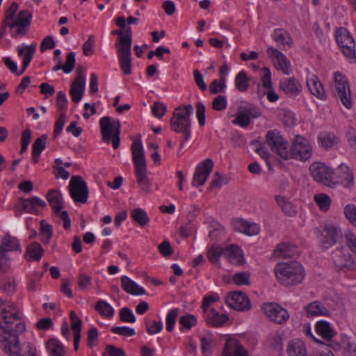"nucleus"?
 Wrapping results in <instances>:
<instances>
[{
    "instance_id": "f257e3e1",
    "label": "nucleus",
    "mask_w": 356,
    "mask_h": 356,
    "mask_svg": "<svg viewBox=\"0 0 356 356\" xmlns=\"http://www.w3.org/2000/svg\"><path fill=\"white\" fill-rule=\"evenodd\" d=\"M0 327L4 332L0 337V348L10 356H21L19 334L26 328L13 306H0Z\"/></svg>"
},
{
    "instance_id": "f03ea898",
    "label": "nucleus",
    "mask_w": 356,
    "mask_h": 356,
    "mask_svg": "<svg viewBox=\"0 0 356 356\" xmlns=\"http://www.w3.org/2000/svg\"><path fill=\"white\" fill-rule=\"evenodd\" d=\"M274 272L278 282L286 286L300 284L305 277L302 266L296 261L278 263Z\"/></svg>"
},
{
    "instance_id": "7ed1b4c3",
    "label": "nucleus",
    "mask_w": 356,
    "mask_h": 356,
    "mask_svg": "<svg viewBox=\"0 0 356 356\" xmlns=\"http://www.w3.org/2000/svg\"><path fill=\"white\" fill-rule=\"evenodd\" d=\"M193 108L191 104L181 105L177 106L170 119V129L176 132L183 134V140L180 145L182 147L184 143L188 140L191 136V119Z\"/></svg>"
},
{
    "instance_id": "20e7f679",
    "label": "nucleus",
    "mask_w": 356,
    "mask_h": 356,
    "mask_svg": "<svg viewBox=\"0 0 356 356\" xmlns=\"http://www.w3.org/2000/svg\"><path fill=\"white\" fill-rule=\"evenodd\" d=\"M123 35L118 38L115 46L117 49L119 64L124 75L131 74V44L132 33L130 26L124 29Z\"/></svg>"
},
{
    "instance_id": "39448f33",
    "label": "nucleus",
    "mask_w": 356,
    "mask_h": 356,
    "mask_svg": "<svg viewBox=\"0 0 356 356\" xmlns=\"http://www.w3.org/2000/svg\"><path fill=\"white\" fill-rule=\"evenodd\" d=\"M221 257L225 258L229 262L234 265H240L244 262L241 248L234 244L225 248L212 246L209 249L207 257L213 264H217Z\"/></svg>"
},
{
    "instance_id": "423d86ee",
    "label": "nucleus",
    "mask_w": 356,
    "mask_h": 356,
    "mask_svg": "<svg viewBox=\"0 0 356 356\" xmlns=\"http://www.w3.org/2000/svg\"><path fill=\"white\" fill-rule=\"evenodd\" d=\"M312 154V147L308 140L300 135H296L291 143V147H287L286 152H282L283 159H291L305 161Z\"/></svg>"
},
{
    "instance_id": "0eeeda50",
    "label": "nucleus",
    "mask_w": 356,
    "mask_h": 356,
    "mask_svg": "<svg viewBox=\"0 0 356 356\" xmlns=\"http://www.w3.org/2000/svg\"><path fill=\"white\" fill-rule=\"evenodd\" d=\"M101 133L104 142H112L113 147H119L120 142V122L119 120L112 122L109 116H104L99 120Z\"/></svg>"
},
{
    "instance_id": "6e6552de",
    "label": "nucleus",
    "mask_w": 356,
    "mask_h": 356,
    "mask_svg": "<svg viewBox=\"0 0 356 356\" xmlns=\"http://www.w3.org/2000/svg\"><path fill=\"white\" fill-rule=\"evenodd\" d=\"M332 92L337 99H339L342 104L350 109L352 106L350 90L347 79L341 73H334V83L332 86Z\"/></svg>"
},
{
    "instance_id": "1a4fd4ad",
    "label": "nucleus",
    "mask_w": 356,
    "mask_h": 356,
    "mask_svg": "<svg viewBox=\"0 0 356 356\" xmlns=\"http://www.w3.org/2000/svg\"><path fill=\"white\" fill-rule=\"evenodd\" d=\"M318 242L321 247L324 250L329 249L343 238L341 229L332 224H325L323 229L321 231L318 230Z\"/></svg>"
},
{
    "instance_id": "9d476101",
    "label": "nucleus",
    "mask_w": 356,
    "mask_h": 356,
    "mask_svg": "<svg viewBox=\"0 0 356 356\" xmlns=\"http://www.w3.org/2000/svg\"><path fill=\"white\" fill-rule=\"evenodd\" d=\"M309 169L312 177L321 184L332 187L339 182L333 175V170L322 163H313Z\"/></svg>"
},
{
    "instance_id": "9b49d317",
    "label": "nucleus",
    "mask_w": 356,
    "mask_h": 356,
    "mask_svg": "<svg viewBox=\"0 0 356 356\" xmlns=\"http://www.w3.org/2000/svg\"><path fill=\"white\" fill-rule=\"evenodd\" d=\"M336 40L343 54L351 62H355L356 60L355 40L350 33L346 29L340 28L336 32Z\"/></svg>"
},
{
    "instance_id": "f8f14e48",
    "label": "nucleus",
    "mask_w": 356,
    "mask_h": 356,
    "mask_svg": "<svg viewBox=\"0 0 356 356\" xmlns=\"http://www.w3.org/2000/svg\"><path fill=\"white\" fill-rule=\"evenodd\" d=\"M71 197L75 202L86 203L88 197V190L85 181L79 176H72L69 184Z\"/></svg>"
},
{
    "instance_id": "ddd939ff",
    "label": "nucleus",
    "mask_w": 356,
    "mask_h": 356,
    "mask_svg": "<svg viewBox=\"0 0 356 356\" xmlns=\"http://www.w3.org/2000/svg\"><path fill=\"white\" fill-rule=\"evenodd\" d=\"M265 143L268 145L272 152L283 159L282 152H286L289 143L280 131L277 129L268 131L266 135Z\"/></svg>"
},
{
    "instance_id": "4468645a",
    "label": "nucleus",
    "mask_w": 356,
    "mask_h": 356,
    "mask_svg": "<svg viewBox=\"0 0 356 356\" xmlns=\"http://www.w3.org/2000/svg\"><path fill=\"white\" fill-rule=\"evenodd\" d=\"M262 310L271 321L277 324L286 323L289 318L287 310L276 303H265L262 307Z\"/></svg>"
},
{
    "instance_id": "2eb2a0df",
    "label": "nucleus",
    "mask_w": 356,
    "mask_h": 356,
    "mask_svg": "<svg viewBox=\"0 0 356 356\" xmlns=\"http://www.w3.org/2000/svg\"><path fill=\"white\" fill-rule=\"evenodd\" d=\"M213 167V162L210 159L201 162L195 168L192 186L195 187L203 186L211 172Z\"/></svg>"
},
{
    "instance_id": "dca6fc26",
    "label": "nucleus",
    "mask_w": 356,
    "mask_h": 356,
    "mask_svg": "<svg viewBox=\"0 0 356 356\" xmlns=\"http://www.w3.org/2000/svg\"><path fill=\"white\" fill-rule=\"evenodd\" d=\"M332 259L338 270H351L355 264L352 255L348 252H344L343 247L333 252Z\"/></svg>"
},
{
    "instance_id": "f3484780",
    "label": "nucleus",
    "mask_w": 356,
    "mask_h": 356,
    "mask_svg": "<svg viewBox=\"0 0 356 356\" xmlns=\"http://www.w3.org/2000/svg\"><path fill=\"white\" fill-rule=\"evenodd\" d=\"M226 303L232 309L238 311H248L250 309V302L248 296L241 291H232L226 298Z\"/></svg>"
},
{
    "instance_id": "a211bd4d",
    "label": "nucleus",
    "mask_w": 356,
    "mask_h": 356,
    "mask_svg": "<svg viewBox=\"0 0 356 356\" xmlns=\"http://www.w3.org/2000/svg\"><path fill=\"white\" fill-rule=\"evenodd\" d=\"M267 54L274 62H276L275 65L277 69H280L282 72L289 75L291 73L290 70V62L286 57V56L280 51L277 49L270 47L267 49Z\"/></svg>"
},
{
    "instance_id": "6ab92c4d",
    "label": "nucleus",
    "mask_w": 356,
    "mask_h": 356,
    "mask_svg": "<svg viewBox=\"0 0 356 356\" xmlns=\"http://www.w3.org/2000/svg\"><path fill=\"white\" fill-rule=\"evenodd\" d=\"M36 46V43H33L31 45H26L23 44L17 47L18 56L23 57L22 65L21 67L20 71L19 72H16L17 76L22 74L26 70L35 51Z\"/></svg>"
},
{
    "instance_id": "aec40b11",
    "label": "nucleus",
    "mask_w": 356,
    "mask_h": 356,
    "mask_svg": "<svg viewBox=\"0 0 356 356\" xmlns=\"http://www.w3.org/2000/svg\"><path fill=\"white\" fill-rule=\"evenodd\" d=\"M280 89L286 95L294 97L298 95L302 91V86L294 77L283 78L280 81Z\"/></svg>"
},
{
    "instance_id": "412c9836",
    "label": "nucleus",
    "mask_w": 356,
    "mask_h": 356,
    "mask_svg": "<svg viewBox=\"0 0 356 356\" xmlns=\"http://www.w3.org/2000/svg\"><path fill=\"white\" fill-rule=\"evenodd\" d=\"M19 201L23 211L36 215H38L40 213L37 207L44 208L47 205L43 200L36 196L31 198H20Z\"/></svg>"
},
{
    "instance_id": "4be33fe9",
    "label": "nucleus",
    "mask_w": 356,
    "mask_h": 356,
    "mask_svg": "<svg viewBox=\"0 0 356 356\" xmlns=\"http://www.w3.org/2000/svg\"><path fill=\"white\" fill-rule=\"evenodd\" d=\"M307 86L311 94L321 99H325L326 95L323 84L318 76L314 74H308L307 76Z\"/></svg>"
},
{
    "instance_id": "5701e85b",
    "label": "nucleus",
    "mask_w": 356,
    "mask_h": 356,
    "mask_svg": "<svg viewBox=\"0 0 356 356\" xmlns=\"http://www.w3.org/2000/svg\"><path fill=\"white\" fill-rule=\"evenodd\" d=\"M222 356H248V353L238 340L228 339L224 345Z\"/></svg>"
},
{
    "instance_id": "b1692460",
    "label": "nucleus",
    "mask_w": 356,
    "mask_h": 356,
    "mask_svg": "<svg viewBox=\"0 0 356 356\" xmlns=\"http://www.w3.org/2000/svg\"><path fill=\"white\" fill-rule=\"evenodd\" d=\"M131 153L134 166L146 164L145 153L141 141V135L138 134L131 145Z\"/></svg>"
},
{
    "instance_id": "393cba45",
    "label": "nucleus",
    "mask_w": 356,
    "mask_h": 356,
    "mask_svg": "<svg viewBox=\"0 0 356 356\" xmlns=\"http://www.w3.org/2000/svg\"><path fill=\"white\" fill-rule=\"evenodd\" d=\"M261 72L262 86L264 88L268 90L266 94L267 95V99L270 102H275L278 99L279 96L276 94L273 88V83L271 81V72L270 70L266 67L262 68Z\"/></svg>"
},
{
    "instance_id": "a878e982",
    "label": "nucleus",
    "mask_w": 356,
    "mask_h": 356,
    "mask_svg": "<svg viewBox=\"0 0 356 356\" xmlns=\"http://www.w3.org/2000/svg\"><path fill=\"white\" fill-rule=\"evenodd\" d=\"M273 39L277 43L278 47L282 50L289 49L292 44L293 40L290 34L282 29H276L272 34Z\"/></svg>"
},
{
    "instance_id": "bb28decb",
    "label": "nucleus",
    "mask_w": 356,
    "mask_h": 356,
    "mask_svg": "<svg viewBox=\"0 0 356 356\" xmlns=\"http://www.w3.org/2000/svg\"><path fill=\"white\" fill-rule=\"evenodd\" d=\"M86 86V76L76 77L72 81L70 94L72 96V100L78 103L81 100Z\"/></svg>"
},
{
    "instance_id": "cd10ccee",
    "label": "nucleus",
    "mask_w": 356,
    "mask_h": 356,
    "mask_svg": "<svg viewBox=\"0 0 356 356\" xmlns=\"http://www.w3.org/2000/svg\"><path fill=\"white\" fill-rule=\"evenodd\" d=\"M207 323L213 327H221L229 321V316L225 314H220L214 309H211L206 315Z\"/></svg>"
},
{
    "instance_id": "c85d7f7f",
    "label": "nucleus",
    "mask_w": 356,
    "mask_h": 356,
    "mask_svg": "<svg viewBox=\"0 0 356 356\" xmlns=\"http://www.w3.org/2000/svg\"><path fill=\"white\" fill-rule=\"evenodd\" d=\"M70 318L71 320V327L74 331V348L75 350H77L81 339L82 321L74 311L70 312Z\"/></svg>"
},
{
    "instance_id": "c756f323",
    "label": "nucleus",
    "mask_w": 356,
    "mask_h": 356,
    "mask_svg": "<svg viewBox=\"0 0 356 356\" xmlns=\"http://www.w3.org/2000/svg\"><path fill=\"white\" fill-rule=\"evenodd\" d=\"M121 283L122 289L128 293L134 296H140L145 293V289L143 287L138 285L126 275L121 277Z\"/></svg>"
},
{
    "instance_id": "7c9ffc66",
    "label": "nucleus",
    "mask_w": 356,
    "mask_h": 356,
    "mask_svg": "<svg viewBox=\"0 0 356 356\" xmlns=\"http://www.w3.org/2000/svg\"><path fill=\"white\" fill-rule=\"evenodd\" d=\"M44 252V250L42 248L41 245L38 242H33L27 246L25 253V258L29 261H39L41 259Z\"/></svg>"
},
{
    "instance_id": "2f4dec72",
    "label": "nucleus",
    "mask_w": 356,
    "mask_h": 356,
    "mask_svg": "<svg viewBox=\"0 0 356 356\" xmlns=\"http://www.w3.org/2000/svg\"><path fill=\"white\" fill-rule=\"evenodd\" d=\"M13 250H19L21 252L20 243L17 238L12 237L9 234H7L2 239L0 245V252H4L8 254L9 251Z\"/></svg>"
},
{
    "instance_id": "473e14b6",
    "label": "nucleus",
    "mask_w": 356,
    "mask_h": 356,
    "mask_svg": "<svg viewBox=\"0 0 356 356\" xmlns=\"http://www.w3.org/2000/svg\"><path fill=\"white\" fill-rule=\"evenodd\" d=\"M333 175L336 180L339 181L338 183L343 182V181H346V185L353 183V173L350 172L349 167L345 164H341L334 172L333 171Z\"/></svg>"
},
{
    "instance_id": "72a5a7b5",
    "label": "nucleus",
    "mask_w": 356,
    "mask_h": 356,
    "mask_svg": "<svg viewBox=\"0 0 356 356\" xmlns=\"http://www.w3.org/2000/svg\"><path fill=\"white\" fill-rule=\"evenodd\" d=\"M305 311L307 317L316 316H327L328 310L318 301H314L305 306Z\"/></svg>"
},
{
    "instance_id": "f704fd0d",
    "label": "nucleus",
    "mask_w": 356,
    "mask_h": 356,
    "mask_svg": "<svg viewBox=\"0 0 356 356\" xmlns=\"http://www.w3.org/2000/svg\"><path fill=\"white\" fill-rule=\"evenodd\" d=\"M47 199L55 213H58L63 209L62 195L60 191L52 189L47 194Z\"/></svg>"
},
{
    "instance_id": "c9c22d12",
    "label": "nucleus",
    "mask_w": 356,
    "mask_h": 356,
    "mask_svg": "<svg viewBox=\"0 0 356 356\" xmlns=\"http://www.w3.org/2000/svg\"><path fill=\"white\" fill-rule=\"evenodd\" d=\"M32 13L28 10H23L19 12L17 19L8 24L11 29L15 26H29L31 23Z\"/></svg>"
},
{
    "instance_id": "e433bc0d",
    "label": "nucleus",
    "mask_w": 356,
    "mask_h": 356,
    "mask_svg": "<svg viewBox=\"0 0 356 356\" xmlns=\"http://www.w3.org/2000/svg\"><path fill=\"white\" fill-rule=\"evenodd\" d=\"M316 331L327 341H330L335 334L334 330L330 327V325L325 321H321L316 323Z\"/></svg>"
},
{
    "instance_id": "4c0bfd02",
    "label": "nucleus",
    "mask_w": 356,
    "mask_h": 356,
    "mask_svg": "<svg viewBox=\"0 0 356 356\" xmlns=\"http://www.w3.org/2000/svg\"><path fill=\"white\" fill-rule=\"evenodd\" d=\"M46 348L51 356H64L65 353L64 346L54 338L47 342Z\"/></svg>"
},
{
    "instance_id": "58836bf2",
    "label": "nucleus",
    "mask_w": 356,
    "mask_h": 356,
    "mask_svg": "<svg viewBox=\"0 0 356 356\" xmlns=\"http://www.w3.org/2000/svg\"><path fill=\"white\" fill-rule=\"evenodd\" d=\"M287 353L289 356H307L305 346L301 341L289 343Z\"/></svg>"
},
{
    "instance_id": "ea45409f",
    "label": "nucleus",
    "mask_w": 356,
    "mask_h": 356,
    "mask_svg": "<svg viewBox=\"0 0 356 356\" xmlns=\"http://www.w3.org/2000/svg\"><path fill=\"white\" fill-rule=\"evenodd\" d=\"M273 254L275 257L281 258L291 257L293 254V246L287 243H282L277 245Z\"/></svg>"
},
{
    "instance_id": "a19ab883",
    "label": "nucleus",
    "mask_w": 356,
    "mask_h": 356,
    "mask_svg": "<svg viewBox=\"0 0 356 356\" xmlns=\"http://www.w3.org/2000/svg\"><path fill=\"white\" fill-rule=\"evenodd\" d=\"M131 216L141 227L146 225L149 221L147 212L141 208H136L131 211Z\"/></svg>"
},
{
    "instance_id": "79ce46f5",
    "label": "nucleus",
    "mask_w": 356,
    "mask_h": 356,
    "mask_svg": "<svg viewBox=\"0 0 356 356\" xmlns=\"http://www.w3.org/2000/svg\"><path fill=\"white\" fill-rule=\"evenodd\" d=\"M250 79L246 73L242 70L235 77V87L240 92L247 91L249 87Z\"/></svg>"
},
{
    "instance_id": "37998d69",
    "label": "nucleus",
    "mask_w": 356,
    "mask_h": 356,
    "mask_svg": "<svg viewBox=\"0 0 356 356\" xmlns=\"http://www.w3.org/2000/svg\"><path fill=\"white\" fill-rule=\"evenodd\" d=\"M95 309L102 316L111 318L113 316L114 309L111 305L103 300L97 301L95 306Z\"/></svg>"
},
{
    "instance_id": "c03bdc74",
    "label": "nucleus",
    "mask_w": 356,
    "mask_h": 356,
    "mask_svg": "<svg viewBox=\"0 0 356 356\" xmlns=\"http://www.w3.org/2000/svg\"><path fill=\"white\" fill-rule=\"evenodd\" d=\"M318 140L321 145L327 149L332 147L337 143V138L332 133L321 134Z\"/></svg>"
},
{
    "instance_id": "a18cd8bd",
    "label": "nucleus",
    "mask_w": 356,
    "mask_h": 356,
    "mask_svg": "<svg viewBox=\"0 0 356 356\" xmlns=\"http://www.w3.org/2000/svg\"><path fill=\"white\" fill-rule=\"evenodd\" d=\"M314 200L321 211H326L329 209L331 200L327 195L324 193L316 195Z\"/></svg>"
},
{
    "instance_id": "49530a36",
    "label": "nucleus",
    "mask_w": 356,
    "mask_h": 356,
    "mask_svg": "<svg viewBox=\"0 0 356 356\" xmlns=\"http://www.w3.org/2000/svg\"><path fill=\"white\" fill-rule=\"evenodd\" d=\"M120 319L124 323H135L136 316L131 309L128 307H122L119 312Z\"/></svg>"
},
{
    "instance_id": "de8ad7c7",
    "label": "nucleus",
    "mask_w": 356,
    "mask_h": 356,
    "mask_svg": "<svg viewBox=\"0 0 356 356\" xmlns=\"http://www.w3.org/2000/svg\"><path fill=\"white\" fill-rule=\"evenodd\" d=\"M345 243L348 249L356 254V234L350 231L344 233Z\"/></svg>"
},
{
    "instance_id": "09e8293b",
    "label": "nucleus",
    "mask_w": 356,
    "mask_h": 356,
    "mask_svg": "<svg viewBox=\"0 0 356 356\" xmlns=\"http://www.w3.org/2000/svg\"><path fill=\"white\" fill-rule=\"evenodd\" d=\"M250 122V118L241 109H238L235 119L232 121L234 124H238L241 127H247Z\"/></svg>"
},
{
    "instance_id": "8fccbe9b",
    "label": "nucleus",
    "mask_w": 356,
    "mask_h": 356,
    "mask_svg": "<svg viewBox=\"0 0 356 356\" xmlns=\"http://www.w3.org/2000/svg\"><path fill=\"white\" fill-rule=\"evenodd\" d=\"M344 214L348 221L356 227V207L353 204L344 207Z\"/></svg>"
},
{
    "instance_id": "3c124183",
    "label": "nucleus",
    "mask_w": 356,
    "mask_h": 356,
    "mask_svg": "<svg viewBox=\"0 0 356 356\" xmlns=\"http://www.w3.org/2000/svg\"><path fill=\"white\" fill-rule=\"evenodd\" d=\"M179 310L177 309H173L170 310L166 316V330L168 332H172L174 328V325L176 322Z\"/></svg>"
},
{
    "instance_id": "603ef678",
    "label": "nucleus",
    "mask_w": 356,
    "mask_h": 356,
    "mask_svg": "<svg viewBox=\"0 0 356 356\" xmlns=\"http://www.w3.org/2000/svg\"><path fill=\"white\" fill-rule=\"evenodd\" d=\"M233 280L237 285H249L250 274L245 271H241L234 274Z\"/></svg>"
},
{
    "instance_id": "864d4df0",
    "label": "nucleus",
    "mask_w": 356,
    "mask_h": 356,
    "mask_svg": "<svg viewBox=\"0 0 356 356\" xmlns=\"http://www.w3.org/2000/svg\"><path fill=\"white\" fill-rule=\"evenodd\" d=\"M179 323L183 327L190 330L197 323V319L194 315L188 314L181 316Z\"/></svg>"
},
{
    "instance_id": "5fc2aeb1",
    "label": "nucleus",
    "mask_w": 356,
    "mask_h": 356,
    "mask_svg": "<svg viewBox=\"0 0 356 356\" xmlns=\"http://www.w3.org/2000/svg\"><path fill=\"white\" fill-rule=\"evenodd\" d=\"M67 102L65 93L63 91H58L56 95V107L58 111L63 113V111L67 108Z\"/></svg>"
},
{
    "instance_id": "6e6d98bb",
    "label": "nucleus",
    "mask_w": 356,
    "mask_h": 356,
    "mask_svg": "<svg viewBox=\"0 0 356 356\" xmlns=\"http://www.w3.org/2000/svg\"><path fill=\"white\" fill-rule=\"evenodd\" d=\"M48 136L46 134H42L41 136L38 138L33 143L32 147L33 151L35 152L36 154L38 152L42 153L46 146V140Z\"/></svg>"
},
{
    "instance_id": "4d7b16f0",
    "label": "nucleus",
    "mask_w": 356,
    "mask_h": 356,
    "mask_svg": "<svg viewBox=\"0 0 356 356\" xmlns=\"http://www.w3.org/2000/svg\"><path fill=\"white\" fill-rule=\"evenodd\" d=\"M75 63H76L75 53L70 52L69 54H67V55L66 56L65 64L63 65L64 72L65 74H69V73L72 72L74 68Z\"/></svg>"
},
{
    "instance_id": "13d9d810",
    "label": "nucleus",
    "mask_w": 356,
    "mask_h": 356,
    "mask_svg": "<svg viewBox=\"0 0 356 356\" xmlns=\"http://www.w3.org/2000/svg\"><path fill=\"white\" fill-rule=\"evenodd\" d=\"M111 332L114 334H120L121 336L131 337L134 336L136 332L134 329L127 326L118 327L115 326L111 328Z\"/></svg>"
},
{
    "instance_id": "bf43d9fd",
    "label": "nucleus",
    "mask_w": 356,
    "mask_h": 356,
    "mask_svg": "<svg viewBox=\"0 0 356 356\" xmlns=\"http://www.w3.org/2000/svg\"><path fill=\"white\" fill-rule=\"evenodd\" d=\"M249 118H257L260 116V112L257 108L256 106L251 104H246L244 106H241L240 108Z\"/></svg>"
},
{
    "instance_id": "052dcab7",
    "label": "nucleus",
    "mask_w": 356,
    "mask_h": 356,
    "mask_svg": "<svg viewBox=\"0 0 356 356\" xmlns=\"http://www.w3.org/2000/svg\"><path fill=\"white\" fill-rule=\"evenodd\" d=\"M17 10L18 4L16 2H13L5 13V19L3 21L6 22H14Z\"/></svg>"
},
{
    "instance_id": "680f3d73",
    "label": "nucleus",
    "mask_w": 356,
    "mask_h": 356,
    "mask_svg": "<svg viewBox=\"0 0 356 356\" xmlns=\"http://www.w3.org/2000/svg\"><path fill=\"white\" fill-rule=\"evenodd\" d=\"M95 36L90 35L83 44L82 49L85 56H88L94 52Z\"/></svg>"
},
{
    "instance_id": "e2e57ef3",
    "label": "nucleus",
    "mask_w": 356,
    "mask_h": 356,
    "mask_svg": "<svg viewBox=\"0 0 356 356\" xmlns=\"http://www.w3.org/2000/svg\"><path fill=\"white\" fill-rule=\"evenodd\" d=\"M135 173L138 184L143 183L144 181H146L147 179H148V177L146 175V164L143 165L135 166Z\"/></svg>"
},
{
    "instance_id": "0e129e2a",
    "label": "nucleus",
    "mask_w": 356,
    "mask_h": 356,
    "mask_svg": "<svg viewBox=\"0 0 356 356\" xmlns=\"http://www.w3.org/2000/svg\"><path fill=\"white\" fill-rule=\"evenodd\" d=\"M196 116L200 126L202 127L205 124V106L202 102H199L195 105Z\"/></svg>"
},
{
    "instance_id": "69168bd1",
    "label": "nucleus",
    "mask_w": 356,
    "mask_h": 356,
    "mask_svg": "<svg viewBox=\"0 0 356 356\" xmlns=\"http://www.w3.org/2000/svg\"><path fill=\"white\" fill-rule=\"evenodd\" d=\"M227 107V98L225 96L218 95L212 103V108L216 111H222Z\"/></svg>"
},
{
    "instance_id": "338daca9",
    "label": "nucleus",
    "mask_w": 356,
    "mask_h": 356,
    "mask_svg": "<svg viewBox=\"0 0 356 356\" xmlns=\"http://www.w3.org/2000/svg\"><path fill=\"white\" fill-rule=\"evenodd\" d=\"M165 111L166 106L162 102H156L152 106V112L153 115L159 119H161L163 117Z\"/></svg>"
},
{
    "instance_id": "774afa93",
    "label": "nucleus",
    "mask_w": 356,
    "mask_h": 356,
    "mask_svg": "<svg viewBox=\"0 0 356 356\" xmlns=\"http://www.w3.org/2000/svg\"><path fill=\"white\" fill-rule=\"evenodd\" d=\"M342 356H356V344L347 342L343 344L341 351Z\"/></svg>"
}]
</instances>
